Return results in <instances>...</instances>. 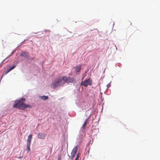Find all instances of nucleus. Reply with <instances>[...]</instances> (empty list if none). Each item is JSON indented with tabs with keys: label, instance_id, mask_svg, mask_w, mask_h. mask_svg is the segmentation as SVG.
<instances>
[{
	"label": "nucleus",
	"instance_id": "9",
	"mask_svg": "<svg viewBox=\"0 0 160 160\" xmlns=\"http://www.w3.org/2000/svg\"><path fill=\"white\" fill-rule=\"evenodd\" d=\"M68 82H67V83H69V82H75V79L71 78H69V79H68L67 80Z\"/></svg>",
	"mask_w": 160,
	"mask_h": 160
},
{
	"label": "nucleus",
	"instance_id": "6",
	"mask_svg": "<svg viewBox=\"0 0 160 160\" xmlns=\"http://www.w3.org/2000/svg\"><path fill=\"white\" fill-rule=\"evenodd\" d=\"M29 53L28 52H23L20 54V56L25 58H29Z\"/></svg>",
	"mask_w": 160,
	"mask_h": 160
},
{
	"label": "nucleus",
	"instance_id": "16",
	"mask_svg": "<svg viewBox=\"0 0 160 160\" xmlns=\"http://www.w3.org/2000/svg\"><path fill=\"white\" fill-rule=\"evenodd\" d=\"M58 160H61V159L59 158H58Z\"/></svg>",
	"mask_w": 160,
	"mask_h": 160
},
{
	"label": "nucleus",
	"instance_id": "10",
	"mask_svg": "<svg viewBox=\"0 0 160 160\" xmlns=\"http://www.w3.org/2000/svg\"><path fill=\"white\" fill-rule=\"evenodd\" d=\"M31 144L27 143V148H26V151L27 152H29L30 151V145Z\"/></svg>",
	"mask_w": 160,
	"mask_h": 160
},
{
	"label": "nucleus",
	"instance_id": "2",
	"mask_svg": "<svg viewBox=\"0 0 160 160\" xmlns=\"http://www.w3.org/2000/svg\"><path fill=\"white\" fill-rule=\"evenodd\" d=\"M67 80L68 77L66 76H63L62 78H57L52 82V86L53 88H55L62 86L65 82H68Z\"/></svg>",
	"mask_w": 160,
	"mask_h": 160
},
{
	"label": "nucleus",
	"instance_id": "15",
	"mask_svg": "<svg viewBox=\"0 0 160 160\" xmlns=\"http://www.w3.org/2000/svg\"><path fill=\"white\" fill-rule=\"evenodd\" d=\"M110 83L108 84L107 85V87L108 88L110 87Z\"/></svg>",
	"mask_w": 160,
	"mask_h": 160
},
{
	"label": "nucleus",
	"instance_id": "14",
	"mask_svg": "<svg viewBox=\"0 0 160 160\" xmlns=\"http://www.w3.org/2000/svg\"><path fill=\"white\" fill-rule=\"evenodd\" d=\"M79 154L78 153L77 155V157L75 159V160H78V158H79Z\"/></svg>",
	"mask_w": 160,
	"mask_h": 160
},
{
	"label": "nucleus",
	"instance_id": "13",
	"mask_svg": "<svg viewBox=\"0 0 160 160\" xmlns=\"http://www.w3.org/2000/svg\"><path fill=\"white\" fill-rule=\"evenodd\" d=\"M41 98L43 100H45L48 99V97L47 96H43L41 97Z\"/></svg>",
	"mask_w": 160,
	"mask_h": 160
},
{
	"label": "nucleus",
	"instance_id": "3",
	"mask_svg": "<svg viewBox=\"0 0 160 160\" xmlns=\"http://www.w3.org/2000/svg\"><path fill=\"white\" fill-rule=\"evenodd\" d=\"M92 84V80L90 78L85 80L82 82L81 85L84 87H87L88 85L91 86Z\"/></svg>",
	"mask_w": 160,
	"mask_h": 160
},
{
	"label": "nucleus",
	"instance_id": "5",
	"mask_svg": "<svg viewBox=\"0 0 160 160\" xmlns=\"http://www.w3.org/2000/svg\"><path fill=\"white\" fill-rule=\"evenodd\" d=\"M46 134L42 132H39L38 134V138L40 139H43L46 137Z\"/></svg>",
	"mask_w": 160,
	"mask_h": 160
},
{
	"label": "nucleus",
	"instance_id": "4",
	"mask_svg": "<svg viewBox=\"0 0 160 160\" xmlns=\"http://www.w3.org/2000/svg\"><path fill=\"white\" fill-rule=\"evenodd\" d=\"M78 149V146H75L72 149V151L71 153V156L70 157L72 160L76 154L77 152Z\"/></svg>",
	"mask_w": 160,
	"mask_h": 160
},
{
	"label": "nucleus",
	"instance_id": "1",
	"mask_svg": "<svg viewBox=\"0 0 160 160\" xmlns=\"http://www.w3.org/2000/svg\"><path fill=\"white\" fill-rule=\"evenodd\" d=\"M25 101L24 98H22L18 101H16L13 104V107L21 110H24L27 108H31L32 107L30 105L24 103Z\"/></svg>",
	"mask_w": 160,
	"mask_h": 160
},
{
	"label": "nucleus",
	"instance_id": "11",
	"mask_svg": "<svg viewBox=\"0 0 160 160\" xmlns=\"http://www.w3.org/2000/svg\"><path fill=\"white\" fill-rule=\"evenodd\" d=\"M87 122V120L86 119L82 126V128H83L85 129V127L86 126Z\"/></svg>",
	"mask_w": 160,
	"mask_h": 160
},
{
	"label": "nucleus",
	"instance_id": "8",
	"mask_svg": "<svg viewBox=\"0 0 160 160\" xmlns=\"http://www.w3.org/2000/svg\"><path fill=\"white\" fill-rule=\"evenodd\" d=\"M32 138V135L30 134L28 136L27 141V143L31 144V140Z\"/></svg>",
	"mask_w": 160,
	"mask_h": 160
},
{
	"label": "nucleus",
	"instance_id": "7",
	"mask_svg": "<svg viewBox=\"0 0 160 160\" xmlns=\"http://www.w3.org/2000/svg\"><path fill=\"white\" fill-rule=\"evenodd\" d=\"M82 67L81 65H79L76 66L75 68V71L76 72H79L81 69Z\"/></svg>",
	"mask_w": 160,
	"mask_h": 160
},
{
	"label": "nucleus",
	"instance_id": "12",
	"mask_svg": "<svg viewBox=\"0 0 160 160\" xmlns=\"http://www.w3.org/2000/svg\"><path fill=\"white\" fill-rule=\"evenodd\" d=\"M16 67V65H14V66H12L11 67H10L9 70H8V71L7 72H9L10 71H11V70H12L13 69H14L15 67Z\"/></svg>",
	"mask_w": 160,
	"mask_h": 160
}]
</instances>
